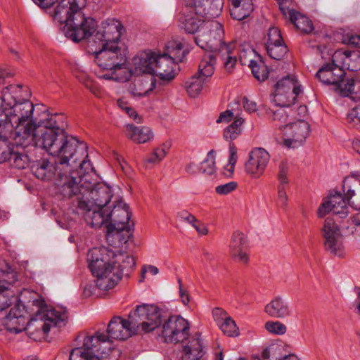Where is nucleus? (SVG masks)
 I'll return each instance as SVG.
<instances>
[{
	"mask_svg": "<svg viewBox=\"0 0 360 360\" xmlns=\"http://www.w3.org/2000/svg\"><path fill=\"white\" fill-rule=\"evenodd\" d=\"M87 260L96 286L103 291L114 288L122 276H129L136 264L133 257L105 248L89 250Z\"/></svg>",
	"mask_w": 360,
	"mask_h": 360,
	"instance_id": "1",
	"label": "nucleus"
},
{
	"mask_svg": "<svg viewBox=\"0 0 360 360\" xmlns=\"http://www.w3.org/2000/svg\"><path fill=\"white\" fill-rule=\"evenodd\" d=\"M65 116L56 113L49 115L37 125L38 136H40L39 144L43 145V149L52 156H63L72 158L75 155H82L84 146L82 145L77 150L78 140L68 134L64 129Z\"/></svg>",
	"mask_w": 360,
	"mask_h": 360,
	"instance_id": "2",
	"label": "nucleus"
},
{
	"mask_svg": "<svg viewBox=\"0 0 360 360\" xmlns=\"http://www.w3.org/2000/svg\"><path fill=\"white\" fill-rule=\"evenodd\" d=\"M160 309L154 304L137 306L131 311L128 319L121 316H115L108 324V340L110 338L124 340L137 333L140 328L145 333L157 328L161 323Z\"/></svg>",
	"mask_w": 360,
	"mask_h": 360,
	"instance_id": "3",
	"label": "nucleus"
},
{
	"mask_svg": "<svg viewBox=\"0 0 360 360\" xmlns=\"http://www.w3.org/2000/svg\"><path fill=\"white\" fill-rule=\"evenodd\" d=\"M196 44L207 52L215 53L223 61L224 68L230 72L237 62V53L233 42L224 41L222 25L217 21H207L194 37Z\"/></svg>",
	"mask_w": 360,
	"mask_h": 360,
	"instance_id": "4",
	"label": "nucleus"
},
{
	"mask_svg": "<svg viewBox=\"0 0 360 360\" xmlns=\"http://www.w3.org/2000/svg\"><path fill=\"white\" fill-rule=\"evenodd\" d=\"M101 46L99 51L94 52L95 61L101 69L106 70L108 72L98 77L119 82L128 81L131 73L127 67L125 50L116 43H105Z\"/></svg>",
	"mask_w": 360,
	"mask_h": 360,
	"instance_id": "5",
	"label": "nucleus"
},
{
	"mask_svg": "<svg viewBox=\"0 0 360 360\" xmlns=\"http://www.w3.org/2000/svg\"><path fill=\"white\" fill-rule=\"evenodd\" d=\"M119 353L110 347L107 335L97 331L86 336L82 347L71 350L69 360H117Z\"/></svg>",
	"mask_w": 360,
	"mask_h": 360,
	"instance_id": "6",
	"label": "nucleus"
},
{
	"mask_svg": "<svg viewBox=\"0 0 360 360\" xmlns=\"http://www.w3.org/2000/svg\"><path fill=\"white\" fill-rule=\"evenodd\" d=\"M106 215L111 221L106 225L108 240L110 237H115L120 243H126L131 236L130 231L134 226V223L129 221L131 212L129 206L122 200H115Z\"/></svg>",
	"mask_w": 360,
	"mask_h": 360,
	"instance_id": "7",
	"label": "nucleus"
},
{
	"mask_svg": "<svg viewBox=\"0 0 360 360\" xmlns=\"http://www.w3.org/2000/svg\"><path fill=\"white\" fill-rule=\"evenodd\" d=\"M190 327L188 321L180 316H170L161 327L160 335L167 343L183 342L189 335Z\"/></svg>",
	"mask_w": 360,
	"mask_h": 360,
	"instance_id": "8",
	"label": "nucleus"
},
{
	"mask_svg": "<svg viewBox=\"0 0 360 360\" xmlns=\"http://www.w3.org/2000/svg\"><path fill=\"white\" fill-rule=\"evenodd\" d=\"M76 172L70 167L65 170L58 172V177L56 180L58 195L64 199H69L73 196L81 195L79 198H83V186L86 184L80 182Z\"/></svg>",
	"mask_w": 360,
	"mask_h": 360,
	"instance_id": "9",
	"label": "nucleus"
},
{
	"mask_svg": "<svg viewBox=\"0 0 360 360\" xmlns=\"http://www.w3.org/2000/svg\"><path fill=\"white\" fill-rule=\"evenodd\" d=\"M301 89L297 81L291 76L279 80L275 86L274 102L281 107H289L294 104Z\"/></svg>",
	"mask_w": 360,
	"mask_h": 360,
	"instance_id": "10",
	"label": "nucleus"
},
{
	"mask_svg": "<svg viewBox=\"0 0 360 360\" xmlns=\"http://www.w3.org/2000/svg\"><path fill=\"white\" fill-rule=\"evenodd\" d=\"M321 233L326 250L335 256L342 257L345 252L343 236L338 224L333 218L326 219Z\"/></svg>",
	"mask_w": 360,
	"mask_h": 360,
	"instance_id": "11",
	"label": "nucleus"
},
{
	"mask_svg": "<svg viewBox=\"0 0 360 360\" xmlns=\"http://www.w3.org/2000/svg\"><path fill=\"white\" fill-rule=\"evenodd\" d=\"M97 23L91 17H86L82 12L76 13L72 21L67 26L65 36L75 42L87 39L94 32Z\"/></svg>",
	"mask_w": 360,
	"mask_h": 360,
	"instance_id": "12",
	"label": "nucleus"
},
{
	"mask_svg": "<svg viewBox=\"0 0 360 360\" xmlns=\"http://www.w3.org/2000/svg\"><path fill=\"white\" fill-rule=\"evenodd\" d=\"M8 77V74L0 69V98L3 103L10 107L18 101L30 97V92L27 86L10 84L6 80Z\"/></svg>",
	"mask_w": 360,
	"mask_h": 360,
	"instance_id": "13",
	"label": "nucleus"
},
{
	"mask_svg": "<svg viewBox=\"0 0 360 360\" xmlns=\"http://www.w3.org/2000/svg\"><path fill=\"white\" fill-rule=\"evenodd\" d=\"M83 198L84 201H91L96 207H100L108 209L111 207L110 201L113 198L112 189L104 183H97L94 184L89 182L86 186H83ZM91 204V202H90Z\"/></svg>",
	"mask_w": 360,
	"mask_h": 360,
	"instance_id": "14",
	"label": "nucleus"
},
{
	"mask_svg": "<svg viewBox=\"0 0 360 360\" xmlns=\"http://www.w3.org/2000/svg\"><path fill=\"white\" fill-rule=\"evenodd\" d=\"M82 145L84 146V153L82 155H75L72 154V158L62 157V162L61 164L65 166L68 169L70 167L72 170L79 167V171H75L76 172L77 176L78 177L80 182H84L87 184L89 182H91L89 179V176L90 174H94L95 170L94 167L92 166L91 162L89 160L88 151L86 144L82 142H79L78 141V144L77 146V150H79Z\"/></svg>",
	"mask_w": 360,
	"mask_h": 360,
	"instance_id": "15",
	"label": "nucleus"
},
{
	"mask_svg": "<svg viewBox=\"0 0 360 360\" xmlns=\"http://www.w3.org/2000/svg\"><path fill=\"white\" fill-rule=\"evenodd\" d=\"M33 302L34 305L39 307L34 319L36 321L43 322L41 328L45 334L50 331L51 327H61L65 325V322L68 319L65 311L48 308L44 301L34 300Z\"/></svg>",
	"mask_w": 360,
	"mask_h": 360,
	"instance_id": "16",
	"label": "nucleus"
},
{
	"mask_svg": "<svg viewBox=\"0 0 360 360\" xmlns=\"http://www.w3.org/2000/svg\"><path fill=\"white\" fill-rule=\"evenodd\" d=\"M310 132L308 122L300 120L283 127V144L288 148H297L302 145Z\"/></svg>",
	"mask_w": 360,
	"mask_h": 360,
	"instance_id": "17",
	"label": "nucleus"
},
{
	"mask_svg": "<svg viewBox=\"0 0 360 360\" xmlns=\"http://www.w3.org/2000/svg\"><path fill=\"white\" fill-rule=\"evenodd\" d=\"M347 200L340 192L332 191L326 197L319 206L317 214L319 217H323L330 212L345 218L348 214Z\"/></svg>",
	"mask_w": 360,
	"mask_h": 360,
	"instance_id": "18",
	"label": "nucleus"
},
{
	"mask_svg": "<svg viewBox=\"0 0 360 360\" xmlns=\"http://www.w3.org/2000/svg\"><path fill=\"white\" fill-rule=\"evenodd\" d=\"M37 134V125L32 122L25 124H18L11 143L23 148L32 145L43 148V145L38 143L40 136Z\"/></svg>",
	"mask_w": 360,
	"mask_h": 360,
	"instance_id": "19",
	"label": "nucleus"
},
{
	"mask_svg": "<svg viewBox=\"0 0 360 360\" xmlns=\"http://www.w3.org/2000/svg\"><path fill=\"white\" fill-rule=\"evenodd\" d=\"M223 6L224 0H189L187 9L200 18L210 20L221 14Z\"/></svg>",
	"mask_w": 360,
	"mask_h": 360,
	"instance_id": "20",
	"label": "nucleus"
},
{
	"mask_svg": "<svg viewBox=\"0 0 360 360\" xmlns=\"http://www.w3.org/2000/svg\"><path fill=\"white\" fill-rule=\"evenodd\" d=\"M86 6V0H60L53 14V18L60 24L68 26L76 13L82 12Z\"/></svg>",
	"mask_w": 360,
	"mask_h": 360,
	"instance_id": "21",
	"label": "nucleus"
},
{
	"mask_svg": "<svg viewBox=\"0 0 360 360\" xmlns=\"http://www.w3.org/2000/svg\"><path fill=\"white\" fill-rule=\"evenodd\" d=\"M90 202H92L91 200L89 201L79 200L77 207L82 211L84 219L87 225L95 229L101 228L104 223L108 221V217L106 215L108 209H103L100 207H96Z\"/></svg>",
	"mask_w": 360,
	"mask_h": 360,
	"instance_id": "22",
	"label": "nucleus"
},
{
	"mask_svg": "<svg viewBox=\"0 0 360 360\" xmlns=\"http://www.w3.org/2000/svg\"><path fill=\"white\" fill-rule=\"evenodd\" d=\"M270 160L269 153L262 148L253 149L245 164V171L254 178H258L264 173Z\"/></svg>",
	"mask_w": 360,
	"mask_h": 360,
	"instance_id": "23",
	"label": "nucleus"
},
{
	"mask_svg": "<svg viewBox=\"0 0 360 360\" xmlns=\"http://www.w3.org/2000/svg\"><path fill=\"white\" fill-rule=\"evenodd\" d=\"M123 26L115 19H108L103 22L94 37L96 42L98 41L101 46L105 43L118 44L122 34Z\"/></svg>",
	"mask_w": 360,
	"mask_h": 360,
	"instance_id": "24",
	"label": "nucleus"
},
{
	"mask_svg": "<svg viewBox=\"0 0 360 360\" xmlns=\"http://www.w3.org/2000/svg\"><path fill=\"white\" fill-rule=\"evenodd\" d=\"M58 160L51 162L47 160H43L32 167V171L34 176L43 181H48L55 176H58V172H62L67 169L63 164L62 165V157H57Z\"/></svg>",
	"mask_w": 360,
	"mask_h": 360,
	"instance_id": "25",
	"label": "nucleus"
},
{
	"mask_svg": "<svg viewBox=\"0 0 360 360\" xmlns=\"http://www.w3.org/2000/svg\"><path fill=\"white\" fill-rule=\"evenodd\" d=\"M342 188L348 204L355 210H360V173L354 172L347 176Z\"/></svg>",
	"mask_w": 360,
	"mask_h": 360,
	"instance_id": "26",
	"label": "nucleus"
},
{
	"mask_svg": "<svg viewBox=\"0 0 360 360\" xmlns=\"http://www.w3.org/2000/svg\"><path fill=\"white\" fill-rule=\"evenodd\" d=\"M335 63L333 60L332 63L324 65L316 74V77L321 82L326 85H333L334 89L342 82L346 75L345 70Z\"/></svg>",
	"mask_w": 360,
	"mask_h": 360,
	"instance_id": "27",
	"label": "nucleus"
},
{
	"mask_svg": "<svg viewBox=\"0 0 360 360\" xmlns=\"http://www.w3.org/2000/svg\"><path fill=\"white\" fill-rule=\"evenodd\" d=\"M9 110H6V113L13 120V122L17 124H25L28 122H32V117L34 112V105L27 99H22L18 101L9 107Z\"/></svg>",
	"mask_w": 360,
	"mask_h": 360,
	"instance_id": "28",
	"label": "nucleus"
},
{
	"mask_svg": "<svg viewBox=\"0 0 360 360\" xmlns=\"http://www.w3.org/2000/svg\"><path fill=\"white\" fill-rule=\"evenodd\" d=\"M177 66V63L168 54H158L153 75L161 80H172L175 77V68Z\"/></svg>",
	"mask_w": 360,
	"mask_h": 360,
	"instance_id": "29",
	"label": "nucleus"
},
{
	"mask_svg": "<svg viewBox=\"0 0 360 360\" xmlns=\"http://www.w3.org/2000/svg\"><path fill=\"white\" fill-rule=\"evenodd\" d=\"M246 243L243 233L236 231L233 233L229 245L230 254L232 258L242 264H247L249 259Z\"/></svg>",
	"mask_w": 360,
	"mask_h": 360,
	"instance_id": "30",
	"label": "nucleus"
},
{
	"mask_svg": "<svg viewBox=\"0 0 360 360\" xmlns=\"http://www.w3.org/2000/svg\"><path fill=\"white\" fill-rule=\"evenodd\" d=\"M334 62H338L349 70L356 72L360 70V51H336L332 57Z\"/></svg>",
	"mask_w": 360,
	"mask_h": 360,
	"instance_id": "31",
	"label": "nucleus"
},
{
	"mask_svg": "<svg viewBox=\"0 0 360 360\" xmlns=\"http://www.w3.org/2000/svg\"><path fill=\"white\" fill-rule=\"evenodd\" d=\"M158 54L151 51H143L133 58L135 70L139 73L153 75Z\"/></svg>",
	"mask_w": 360,
	"mask_h": 360,
	"instance_id": "32",
	"label": "nucleus"
},
{
	"mask_svg": "<svg viewBox=\"0 0 360 360\" xmlns=\"http://www.w3.org/2000/svg\"><path fill=\"white\" fill-rule=\"evenodd\" d=\"M200 337L198 333L192 336L188 335V342L183 347V355L179 360H198L202 356V345Z\"/></svg>",
	"mask_w": 360,
	"mask_h": 360,
	"instance_id": "33",
	"label": "nucleus"
},
{
	"mask_svg": "<svg viewBox=\"0 0 360 360\" xmlns=\"http://www.w3.org/2000/svg\"><path fill=\"white\" fill-rule=\"evenodd\" d=\"M213 316L224 334L229 337L237 336L239 334V330L235 321L231 316H227L225 311L220 308H215L213 310Z\"/></svg>",
	"mask_w": 360,
	"mask_h": 360,
	"instance_id": "34",
	"label": "nucleus"
},
{
	"mask_svg": "<svg viewBox=\"0 0 360 360\" xmlns=\"http://www.w3.org/2000/svg\"><path fill=\"white\" fill-rule=\"evenodd\" d=\"M205 18H200L196 13H193L191 11L188 10L184 12L179 19L181 28L188 34H198L200 28L206 23Z\"/></svg>",
	"mask_w": 360,
	"mask_h": 360,
	"instance_id": "35",
	"label": "nucleus"
},
{
	"mask_svg": "<svg viewBox=\"0 0 360 360\" xmlns=\"http://www.w3.org/2000/svg\"><path fill=\"white\" fill-rule=\"evenodd\" d=\"M265 312L273 318L283 319L290 316L288 304L281 297H276L265 306Z\"/></svg>",
	"mask_w": 360,
	"mask_h": 360,
	"instance_id": "36",
	"label": "nucleus"
},
{
	"mask_svg": "<svg viewBox=\"0 0 360 360\" xmlns=\"http://www.w3.org/2000/svg\"><path fill=\"white\" fill-rule=\"evenodd\" d=\"M125 134L127 138L136 143H145L153 139V133L148 127L127 124L125 127Z\"/></svg>",
	"mask_w": 360,
	"mask_h": 360,
	"instance_id": "37",
	"label": "nucleus"
},
{
	"mask_svg": "<svg viewBox=\"0 0 360 360\" xmlns=\"http://www.w3.org/2000/svg\"><path fill=\"white\" fill-rule=\"evenodd\" d=\"M156 86L155 79L153 77H145L137 80L130 88V94L134 97H143L148 95Z\"/></svg>",
	"mask_w": 360,
	"mask_h": 360,
	"instance_id": "38",
	"label": "nucleus"
},
{
	"mask_svg": "<svg viewBox=\"0 0 360 360\" xmlns=\"http://www.w3.org/2000/svg\"><path fill=\"white\" fill-rule=\"evenodd\" d=\"M13 120L9 116L8 113H1L0 115V140L8 141L10 143L14 135L15 129L13 124Z\"/></svg>",
	"mask_w": 360,
	"mask_h": 360,
	"instance_id": "39",
	"label": "nucleus"
},
{
	"mask_svg": "<svg viewBox=\"0 0 360 360\" xmlns=\"http://www.w3.org/2000/svg\"><path fill=\"white\" fill-rule=\"evenodd\" d=\"M217 56H218L217 53L212 52H206L204 54L198 65V75L201 77L206 79L213 75Z\"/></svg>",
	"mask_w": 360,
	"mask_h": 360,
	"instance_id": "40",
	"label": "nucleus"
},
{
	"mask_svg": "<svg viewBox=\"0 0 360 360\" xmlns=\"http://www.w3.org/2000/svg\"><path fill=\"white\" fill-rule=\"evenodd\" d=\"M253 11V4L252 0H245L235 6H232L231 15L233 19L242 20L249 16Z\"/></svg>",
	"mask_w": 360,
	"mask_h": 360,
	"instance_id": "41",
	"label": "nucleus"
},
{
	"mask_svg": "<svg viewBox=\"0 0 360 360\" xmlns=\"http://www.w3.org/2000/svg\"><path fill=\"white\" fill-rule=\"evenodd\" d=\"M290 21L302 32L309 33L314 29L312 22L299 12H291Z\"/></svg>",
	"mask_w": 360,
	"mask_h": 360,
	"instance_id": "42",
	"label": "nucleus"
},
{
	"mask_svg": "<svg viewBox=\"0 0 360 360\" xmlns=\"http://www.w3.org/2000/svg\"><path fill=\"white\" fill-rule=\"evenodd\" d=\"M205 78L201 77L199 75L198 76L191 77L186 82V88L188 95L191 97L195 98L198 96L202 91Z\"/></svg>",
	"mask_w": 360,
	"mask_h": 360,
	"instance_id": "43",
	"label": "nucleus"
},
{
	"mask_svg": "<svg viewBox=\"0 0 360 360\" xmlns=\"http://www.w3.org/2000/svg\"><path fill=\"white\" fill-rule=\"evenodd\" d=\"M184 48V44L181 41H171L167 46V53L166 54H168V56L171 57L176 63L181 62L187 53Z\"/></svg>",
	"mask_w": 360,
	"mask_h": 360,
	"instance_id": "44",
	"label": "nucleus"
},
{
	"mask_svg": "<svg viewBox=\"0 0 360 360\" xmlns=\"http://www.w3.org/2000/svg\"><path fill=\"white\" fill-rule=\"evenodd\" d=\"M249 66L251 68L253 76L259 81H264L268 78V67L264 62L259 61V63H258L251 60Z\"/></svg>",
	"mask_w": 360,
	"mask_h": 360,
	"instance_id": "45",
	"label": "nucleus"
},
{
	"mask_svg": "<svg viewBox=\"0 0 360 360\" xmlns=\"http://www.w3.org/2000/svg\"><path fill=\"white\" fill-rule=\"evenodd\" d=\"M244 120L241 117L236 118L233 122L227 127L224 132V137L227 141L236 139L241 133V125Z\"/></svg>",
	"mask_w": 360,
	"mask_h": 360,
	"instance_id": "46",
	"label": "nucleus"
},
{
	"mask_svg": "<svg viewBox=\"0 0 360 360\" xmlns=\"http://www.w3.org/2000/svg\"><path fill=\"white\" fill-rule=\"evenodd\" d=\"M266 49L268 55L272 59L277 60H281L288 51L284 41L279 44L267 45Z\"/></svg>",
	"mask_w": 360,
	"mask_h": 360,
	"instance_id": "47",
	"label": "nucleus"
},
{
	"mask_svg": "<svg viewBox=\"0 0 360 360\" xmlns=\"http://www.w3.org/2000/svg\"><path fill=\"white\" fill-rule=\"evenodd\" d=\"M200 171L206 175H212L215 172V153L211 150L207 155L199 168Z\"/></svg>",
	"mask_w": 360,
	"mask_h": 360,
	"instance_id": "48",
	"label": "nucleus"
},
{
	"mask_svg": "<svg viewBox=\"0 0 360 360\" xmlns=\"http://www.w3.org/2000/svg\"><path fill=\"white\" fill-rule=\"evenodd\" d=\"M167 151L164 147L156 148L153 153L147 156L144 160L146 167H151L163 160Z\"/></svg>",
	"mask_w": 360,
	"mask_h": 360,
	"instance_id": "49",
	"label": "nucleus"
},
{
	"mask_svg": "<svg viewBox=\"0 0 360 360\" xmlns=\"http://www.w3.org/2000/svg\"><path fill=\"white\" fill-rule=\"evenodd\" d=\"M8 161L13 167L18 169H24L27 164V156L21 153L11 150Z\"/></svg>",
	"mask_w": 360,
	"mask_h": 360,
	"instance_id": "50",
	"label": "nucleus"
},
{
	"mask_svg": "<svg viewBox=\"0 0 360 360\" xmlns=\"http://www.w3.org/2000/svg\"><path fill=\"white\" fill-rule=\"evenodd\" d=\"M355 86V81L353 78L345 79L340 82L334 89L338 91L342 96H348L349 94L354 93Z\"/></svg>",
	"mask_w": 360,
	"mask_h": 360,
	"instance_id": "51",
	"label": "nucleus"
},
{
	"mask_svg": "<svg viewBox=\"0 0 360 360\" xmlns=\"http://www.w3.org/2000/svg\"><path fill=\"white\" fill-rule=\"evenodd\" d=\"M266 330L270 333L281 335L286 333L287 328L285 324L278 321H269L265 323Z\"/></svg>",
	"mask_w": 360,
	"mask_h": 360,
	"instance_id": "52",
	"label": "nucleus"
},
{
	"mask_svg": "<svg viewBox=\"0 0 360 360\" xmlns=\"http://www.w3.org/2000/svg\"><path fill=\"white\" fill-rule=\"evenodd\" d=\"M283 42L281 31L277 27H270L267 33V38L265 46L276 44Z\"/></svg>",
	"mask_w": 360,
	"mask_h": 360,
	"instance_id": "53",
	"label": "nucleus"
},
{
	"mask_svg": "<svg viewBox=\"0 0 360 360\" xmlns=\"http://www.w3.org/2000/svg\"><path fill=\"white\" fill-rule=\"evenodd\" d=\"M289 164L287 161H282L278 166V179L279 181L278 185L288 186V172Z\"/></svg>",
	"mask_w": 360,
	"mask_h": 360,
	"instance_id": "54",
	"label": "nucleus"
},
{
	"mask_svg": "<svg viewBox=\"0 0 360 360\" xmlns=\"http://www.w3.org/2000/svg\"><path fill=\"white\" fill-rule=\"evenodd\" d=\"M271 120L274 122H278L275 125L277 126L281 130L283 131V123H285L288 121V115L285 110L281 108L274 111H272Z\"/></svg>",
	"mask_w": 360,
	"mask_h": 360,
	"instance_id": "55",
	"label": "nucleus"
},
{
	"mask_svg": "<svg viewBox=\"0 0 360 360\" xmlns=\"http://www.w3.org/2000/svg\"><path fill=\"white\" fill-rule=\"evenodd\" d=\"M229 149L230 156H229V165H227V167H229L228 170L231 173H233V169H234V166H235V165L237 162V159H238L237 148L233 143H230Z\"/></svg>",
	"mask_w": 360,
	"mask_h": 360,
	"instance_id": "56",
	"label": "nucleus"
},
{
	"mask_svg": "<svg viewBox=\"0 0 360 360\" xmlns=\"http://www.w3.org/2000/svg\"><path fill=\"white\" fill-rule=\"evenodd\" d=\"M347 120L354 126L360 124V103L347 114Z\"/></svg>",
	"mask_w": 360,
	"mask_h": 360,
	"instance_id": "57",
	"label": "nucleus"
},
{
	"mask_svg": "<svg viewBox=\"0 0 360 360\" xmlns=\"http://www.w3.org/2000/svg\"><path fill=\"white\" fill-rule=\"evenodd\" d=\"M287 186H278V205L282 208H286L288 205V195L286 193Z\"/></svg>",
	"mask_w": 360,
	"mask_h": 360,
	"instance_id": "58",
	"label": "nucleus"
},
{
	"mask_svg": "<svg viewBox=\"0 0 360 360\" xmlns=\"http://www.w3.org/2000/svg\"><path fill=\"white\" fill-rule=\"evenodd\" d=\"M236 188L237 183L231 181L217 186L215 191L219 195H227L236 190Z\"/></svg>",
	"mask_w": 360,
	"mask_h": 360,
	"instance_id": "59",
	"label": "nucleus"
},
{
	"mask_svg": "<svg viewBox=\"0 0 360 360\" xmlns=\"http://www.w3.org/2000/svg\"><path fill=\"white\" fill-rule=\"evenodd\" d=\"M179 219L189 223L198 222V219L194 215L188 212L187 210H181L177 213Z\"/></svg>",
	"mask_w": 360,
	"mask_h": 360,
	"instance_id": "60",
	"label": "nucleus"
},
{
	"mask_svg": "<svg viewBox=\"0 0 360 360\" xmlns=\"http://www.w3.org/2000/svg\"><path fill=\"white\" fill-rule=\"evenodd\" d=\"M11 281H8L5 279L0 280V295L8 290L10 289V286L11 285V284L13 283L17 280L16 275L15 273H11Z\"/></svg>",
	"mask_w": 360,
	"mask_h": 360,
	"instance_id": "61",
	"label": "nucleus"
},
{
	"mask_svg": "<svg viewBox=\"0 0 360 360\" xmlns=\"http://www.w3.org/2000/svg\"><path fill=\"white\" fill-rule=\"evenodd\" d=\"M8 319H9V322L7 323V325H8V330L9 331L14 333H19L25 330L24 326H22L20 328H15V327L11 326L13 324H14L17 322H19L20 320H22V318L21 316L13 317V318L8 317Z\"/></svg>",
	"mask_w": 360,
	"mask_h": 360,
	"instance_id": "62",
	"label": "nucleus"
},
{
	"mask_svg": "<svg viewBox=\"0 0 360 360\" xmlns=\"http://www.w3.org/2000/svg\"><path fill=\"white\" fill-rule=\"evenodd\" d=\"M179 288V295L181 300V302L184 304L186 305L188 304L190 301V297L188 292L186 290L184 289L182 281L180 278L178 279Z\"/></svg>",
	"mask_w": 360,
	"mask_h": 360,
	"instance_id": "63",
	"label": "nucleus"
},
{
	"mask_svg": "<svg viewBox=\"0 0 360 360\" xmlns=\"http://www.w3.org/2000/svg\"><path fill=\"white\" fill-rule=\"evenodd\" d=\"M148 272L150 274L155 276L158 274L159 270L158 269L153 265H145L142 267L141 270V278L140 281H143L145 279L146 274Z\"/></svg>",
	"mask_w": 360,
	"mask_h": 360,
	"instance_id": "64",
	"label": "nucleus"
}]
</instances>
